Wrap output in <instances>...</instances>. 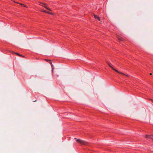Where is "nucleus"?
Wrapping results in <instances>:
<instances>
[{
  "mask_svg": "<svg viewBox=\"0 0 153 153\" xmlns=\"http://www.w3.org/2000/svg\"><path fill=\"white\" fill-rule=\"evenodd\" d=\"M15 54L17 55L18 56H20V57H24V56H22V55H21L19 53H15Z\"/></svg>",
  "mask_w": 153,
  "mask_h": 153,
  "instance_id": "obj_9",
  "label": "nucleus"
},
{
  "mask_svg": "<svg viewBox=\"0 0 153 153\" xmlns=\"http://www.w3.org/2000/svg\"><path fill=\"white\" fill-rule=\"evenodd\" d=\"M152 101H153V100H152Z\"/></svg>",
  "mask_w": 153,
  "mask_h": 153,
  "instance_id": "obj_14",
  "label": "nucleus"
},
{
  "mask_svg": "<svg viewBox=\"0 0 153 153\" xmlns=\"http://www.w3.org/2000/svg\"><path fill=\"white\" fill-rule=\"evenodd\" d=\"M74 139H76V141L80 144L82 145H85L87 143L86 142L84 141L83 140L79 139H76V138H75Z\"/></svg>",
  "mask_w": 153,
  "mask_h": 153,
  "instance_id": "obj_2",
  "label": "nucleus"
},
{
  "mask_svg": "<svg viewBox=\"0 0 153 153\" xmlns=\"http://www.w3.org/2000/svg\"><path fill=\"white\" fill-rule=\"evenodd\" d=\"M107 64L109 66V67H110L114 71L116 72H117V73H119V74H123V75H125L124 74L122 73L121 72L117 70L116 69H114L113 67V65L111 63H110V62H107Z\"/></svg>",
  "mask_w": 153,
  "mask_h": 153,
  "instance_id": "obj_1",
  "label": "nucleus"
},
{
  "mask_svg": "<svg viewBox=\"0 0 153 153\" xmlns=\"http://www.w3.org/2000/svg\"><path fill=\"white\" fill-rule=\"evenodd\" d=\"M152 74L151 73H150V75H151Z\"/></svg>",
  "mask_w": 153,
  "mask_h": 153,
  "instance_id": "obj_13",
  "label": "nucleus"
},
{
  "mask_svg": "<svg viewBox=\"0 0 153 153\" xmlns=\"http://www.w3.org/2000/svg\"><path fill=\"white\" fill-rule=\"evenodd\" d=\"M94 17L96 19H97L99 21H100V17L99 16H97V15H94Z\"/></svg>",
  "mask_w": 153,
  "mask_h": 153,
  "instance_id": "obj_6",
  "label": "nucleus"
},
{
  "mask_svg": "<svg viewBox=\"0 0 153 153\" xmlns=\"http://www.w3.org/2000/svg\"><path fill=\"white\" fill-rule=\"evenodd\" d=\"M145 136L146 138H150L153 140V138L151 136L148 135H146Z\"/></svg>",
  "mask_w": 153,
  "mask_h": 153,
  "instance_id": "obj_7",
  "label": "nucleus"
},
{
  "mask_svg": "<svg viewBox=\"0 0 153 153\" xmlns=\"http://www.w3.org/2000/svg\"><path fill=\"white\" fill-rule=\"evenodd\" d=\"M42 12L47 13L49 14H51V15H53V13L51 12H49V11H48L45 10H42Z\"/></svg>",
  "mask_w": 153,
  "mask_h": 153,
  "instance_id": "obj_5",
  "label": "nucleus"
},
{
  "mask_svg": "<svg viewBox=\"0 0 153 153\" xmlns=\"http://www.w3.org/2000/svg\"><path fill=\"white\" fill-rule=\"evenodd\" d=\"M117 39L118 40L121 41H123L124 40V39L121 37H118Z\"/></svg>",
  "mask_w": 153,
  "mask_h": 153,
  "instance_id": "obj_8",
  "label": "nucleus"
},
{
  "mask_svg": "<svg viewBox=\"0 0 153 153\" xmlns=\"http://www.w3.org/2000/svg\"><path fill=\"white\" fill-rule=\"evenodd\" d=\"M20 4L21 5H22V6H24V7H27L24 4Z\"/></svg>",
  "mask_w": 153,
  "mask_h": 153,
  "instance_id": "obj_10",
  "label": "nucleus"
},
{
  "mask_svg": "<svg viewBox=\"0 0 153 153\" xmlns=\"http://www.w3.org/2000/svg\"><path fill=\"white\" fill-rule=\"evenodd\" d=\"M40 5H41L42 6L44 7L45 8L51 11H52L51 9L48 7V5L47 4L42 2H40Z\"/></svg>",
  "mask_w": 153,
  "mask_h": 153,
  "instance_id": "obj_3",
  "label": "nucleus"
},
{
  "mask_svg": "<svg viewBox=\"0 0 153 153\" xmlns=\"http://www.w3.org/2000/svg\"><path fill=\"white\" fill-rule=\"evenodd\" d=\"M12 53H14L13 51H11V52Z\"/></svg>",
  "mask_w": 153,
  "mask_h": 153,
  "instance_id": "obj_11",
  "label": "nucleus"
},
{
  "mask_svg": "<svg viewBox=\"0 0 153 153\" xmlns=\"http://www.w3.org/2000/svg\"><path fill=\"white\" fill-rule=\"evenodd\" d=\"M36 100H33V102H36Z\"/></svg>",
  "mask_w": 153,
  "mask_h": 153,
  "instance_id": "obj_12",
  "label": "nucleus"
},
{
  "mask_svg": "<svg viewBox=\"0 0 153 153\" xmlns=\"http://www.w3.org/2000/svg\"><path fill=\"white\" fill-rule=\"evenodd\" d=\"M45 61H47V62H48L49 63H50L51 64V65L52 67V71L53 72V70L54 69V68H53V65H52V64L51 61V60L47 59H45Z\"/></svg>",
  "mask_w": 153,
  "mask_h": 153,
  "instance_id": "obj_4",
  "label": "nucleus"
}]
</instances>
